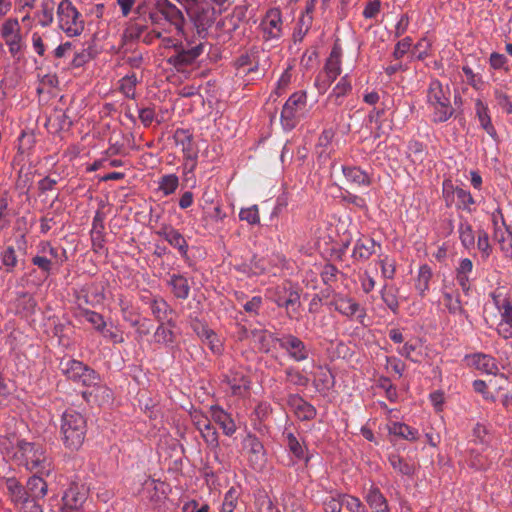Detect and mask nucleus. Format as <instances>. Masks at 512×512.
Segmentation results:
<instances>
[{
  "label": "nucleus",
  "instance_id": "nucleus-1",
  "mask_svg": "<svg viewBox=\"0 0 512 512\" xmlns=\"http://www.w3.org/2000/svg\"><path fill=\"white\" fill-rule=\"evenodd\" d=\"M61 430L65 444L71 448H78L84 441L86 422L80 413L66 411L62 416Z\"/></svg>",
  "mask_w": 512,
  "mask_h": 512
},
{
  "label": "nucleus",
  "instance_id": "nucleus-2",
  "mask_svg": "<svg viewBox=\"0 0 512 512\" xmlns=\"http://www.w3.org/2000/svg\"><path fill=\"white\" fill-rule=\"evenodd\" d=\"M428 101L435 107L440 121H446L454 112L450 102V89L435 80L431 82L428 90Z\"/></svg>",
  "mask_w": 512,
  "mask_h": 512
},
{
  "label": "nucleus",
  "instance_id": "nucleus-3",
  "mask_svg": "<svg viewBox=\"0 0 512 512\" xmlns=\"http://www.w3.org/2000/svg\"><path fill=\"white\" fill-rule=\"evenodd\" d=\"M57 15L59 26L69 36L79 35L83 30L82 21H78L79 13L68 0H63L58 5Z\"/></svg>",
  "mask_w": 512,
  "mask_h": 512
},
{
  "label": "nucleus",
  "instance_id": "nucleus-4",
  "mask_svg": "<svg viewBox=\"0 0 512 512\" xmlns=\"http://www.w3.org/2000/svg\"><path fill=\"white\" fill-rule=\"evenodd\" d=\"M13 457L29 470L37 469L45 461L41 447L25 441L17 443V451Z\"/></svg>",
  "mask_w": 512,
  "mask_h": 512
},
{
  "label": "nucleus",
  "instance_id": "nucleus-5",
  "mask_svg": "<svg viewBox=\"0 0 512 512\" xmlns=\"http://www.w3.org/2000/svg\"><path fill=\"white\" fill-rule=\"evenodd\" d=\"M61 369L68 379L75 382H81L84 386H92L96 384L97 376L95 372L85 366L82 362L76 360L62 361Z\"/></svg>",
  "mask_w": 512,
  "mask_h": 512
},
{
  "label": "nucleus",
  "instance_id": "nucleus-6",
  "mask_svg": "<svg viewBox=\"0 0 512 512\" xmlns=\"http://www.w3.org/2000/svg\"><path fill=\"white\" fill-rule=\"evenodd\" d=\"M176 146L182 151L186 162L184 170L191 172L195 167L196 151L192 143V136L183 129L176 130L174 134Z\"/></svg>",
  "mask_w": 512,
  "mask_h": 512
},
{
  "label": "nucleus",
  "instance_id": "nucleus-7",
  "mask_svg": "<svg viewBox=\"0 0 512 512\" xmlns=\"http://www.w3.org/2000/svg\"><path fill=\"white\" fill-rule=\"evenodd\" d=\"M307 95L305 91L296 92L289 97L283 106L281 118L285 121H291L299 113L306 110Z\"/></svg>",
  "mask_w": 512,
  "mask_h": 512
},
{
  "label": "nucleus",
  "instance_id": "nucleus-8",
  "mask_svg": "<svg viewBox=\"0 0 512 512\" xmlns=\"http://www.w3.org/2000/svg\"><path fill=\"white\" fill-rule=\"evenodd\" d=\"M158 12L175 28L183 33L185 18L182 11L169 0H160L156 4Z\"/></svg>",
  "mask_w": 512,
  "mask_h": 512
},
{
  "label": "nucleus",
  "instance_id": "nucleus-9",
  "mask_svg": "<svg viewBox=\"0 0 512 512\" xmlns=\"http://www.w3.org/2000/svg\"><path fill=\"white\" fill-rule=\"evenodd\" d=\"M281 13L278 9H271L267 12L262 22V29L267 39L276 38L281 33Z\"/></svg>",
  "mask_w": 512,
  "mask_h": 512
},
{
  "label": "nucleus",
  "instance_id": "nucleus-10",
  "mask_svg": "<svg viewBox=\"0 0 512 512\" xmlns=\"http://www.w3.org/2000/svg\"><path fill=\"white\" fill-rule=\"evenodd\" d=\"M243 450L251 463H258L263 460L265 449L262 443L252 434H247L243 440Z\"/></svg>",
  "mask_w": 512,
  "mask_h": 512
},
{
  "label": "nucleus",
  "instance_id": "nucleus-11",
  "mask_svg": "<svg viewBox=\"0 0 512 512\" xmlns=\"http://www.w3.org/2000/svg\"><path fill=\"white\" fill-rule=\"evenodd\" d=\"M344 181L343 185L346 189L355 190L356 188L370 183L369 177L359 168H344Z\"/></svg>",
  "mask_w": 512,
  "mask_h": 512
},
{
  "label": "nucleus",
  "instance_id": "nucleus-12",
  "mask_svg": "<svg viewBox=\"0 0 512 512\" xmlns=\"http://www.w3.org/2000/svg\"><path fill=\"white\" fill-rule=\"evenodd\" d=\"M288 405L293 409L295 415L300 420H310L316 415L315 408L297 395H291L289 397Z\"/></svg>",
  "mask_w": 512,
  "mask_h": 512
},
{
  "label": "nucleus",
  "instance_id": "nucleus-13",
  "mask_svg": "<svg viewBox=\"0 0 512 512\" xmlns=\"http://www.w3.org/2000/svg\"><path fill=\"white\" fill-rule=\"evenodd\" d=\"M467 359L472 366L486 374L496 375L499 370L495 359L489 355L478 353L467 356Z\"/></svg>",
  "mask_w": 512,
  "mask_h": 512
},
{
  "label": "nucleus",
  "instance_id": "nucleus-14",
  "mask_svg": "<svg viewBox=\"0 0 512 512\" xmlns=\"http://www.w3.org/2000/svg\"><path fill=\"white\" fill-rule=\"evenodd\" d=\"M211 414H212V418L214 419V421L217 422L221 426V428L223 429V432L227 436H231L235 433L236 425H235L234 421L220 407L212 406Z\"/></svg>",
  "mask_w": 512,
  "mask_h": 512
},
{
  "label": "nucleus",
  "instance_id": "nucleus-15",
  "mask_svg": "<svg viewBox=\"0 0 512 512\" xmlns=\"http://www.w3.org/2000/svg\"><path fill=\"white\" fill-rule=\"evenodd\" d=\"M340 58H341V49L335 45L330 53L329 58L325 64V73L330 82H333L340 74Z\"/></svg>",
  "mask_w": 512,
  "mask_h": 512
},
{
  "label": "nucleus",
  "instance_id": "nucleus-16",
  "mask_svg": "<svg viewBox=\"0 0 512 512\" xmlns=\"http://www.w3.org/2000/svg\"><path fill=\"white\" fill-rule=\"evenodd\" d=\"M25 489L29 499H40L47 493V483L41 477L33 475L29 478Z\"/></svg>",
  "mask_w": 512,
  "mask_h": 512
},
{
  "label": "nucleus",
  "instance_id": "nucleus-17",
  "mask_svg": "<svg viewBox=\"0 0 512 512\" xmlns=\"http://www.w3.org/2000/svg\"><path fill=\"white\" fill-rule=\"evenodd\" d=\"M63 512H80L84 497L74 489H69L62 498Z\"/></svg>",
  "mask_w": 512,
  "mask_h": 512
},
{
  "label": "nucleus",
  "instance_id": "nucleus-18",
  "mask_svg": "<svg viewBox=\"0 0 512 512\" xmlns=\"http://www.w3.org/2000/svg\"><path fill=\"white\" fill-rule=\"evenodd\" d=\"M188 14L193 21L198 33L206 31L212 24V20L208 15V10L197 7L195 10H188Z\"/></svg>",
  "mask_w": 512,
  "mask_h": 512
},
{
  "label": "nucleus",
  "instance_id": "nucleus-19",
  "mask_svg": "<svg viewBox=\"0 0 512 512\" xmlns=\"http://www.w3.org/2000/svg\"><path fill=\"white\" fill-rule=\"evenodd\" d=\"M366 501L377 512H388L387 501L378 488L371 486Z\"/></svg>",
  "mask_w": 512,
  "mask_h": 512
},
{
  "label": "nucleus",
  "instance_id": "nucleus-20",
  "mask_svg": "<svg viewBox=\"0 0 512 512\" xmlns=\"http://www.w3.org/2000/svg\"><path fill=\"white\" fill-rule=\"evenodd\" d=\"M284 346L297 361L304 360L307 357L304 353L305 346L303 342L295 336H288Z\"/></svg>",
  "mask_w": 512,
  "mask_h": 512
},
{
  "label": "nucleus",
  "instance_id": "nucleus-21",
  "mask_svg": "<svg viewBox=\"0 0 512 512\" xmlns=\"http://www.w3.org/2000/svg\"><path fill=\"white\" fill-rule=\"evenodd\" d=\"M201 51V45H197L188 50H182L174 57L173 63L175 66L191 64L200 55Z\"/></svg>",
  "mask_w": 512,
  "mask_h": 512
},
{
  "label": "nucleus",
  "instance_id": "nucleus-22",
  "mask_svg": "<svg viewBox=\"0 0 512 512\" xmlns=\"http://www.w3.org/2000/svg\"><path fill=\"white\" fill-rule=\"evenodd\" d=\"M376 243L373 239L363 241L359 239L353 250V257L358 259H368L374 252Z\"/></svg>",
  "mask_w": 512,
  "mask_h": 512
},
{
  "label": "nucleus",
  "instance_id": "nucleus-23",
  "mask_svg": "<svg viewBox=\"0 0 512 512\" xmlns=\"http://www.w3.org/2000/svg\"><path fill=\"white\" fill-rule=\"evenodd\" d=\"M7 489L10 492L12 500L15 503H23L26 496V489L15 478H9L6 481Z\"/></svg>",
  "mask_w": 512,
  "mask_h": 512
},
{
  "label": "nucleus",
  "instance_id": "nucleus-24",
  "mask_svg": "<svg viewBox=\"0 0 512 512\" xmlns=\"http://www.w3.org/2000/svg\"><path fill=\"white\" fill-rule=\"evenodd\" d=\"M389 462L394 470L405 476H412L415 472V465L408 463L398 455H391Z\"/></svg>",
  "mask_w": 512,
  "mask_h": 512
},
{
  "label": "nucleus",
  "instance_id": "nucleus-25",
  "mask_svg": "<svg viewBox=\"0 0 512 512\" xmlns=\"http://www.w3.org/2000/svg\"><path fill=\"white\" fill-rule=\"evenodd\" d=\"M476 107L481 126L487 131L488 134L493 137L496 136V130L493 127L490 116L487 113V107L482 103L481 100H477Z\"/></svg>",
  "mask_w": 512,
  "mask_h": 512
},
{
  "label": "nucleus",
  "instance_id": "nucleus-26",
  "mask_svg": "<svg viewBox=\"0 0 512 512\" xmlns=\"http://www.w3.org/2000/svg\"><path fill=\"white\" fill-rule=\"evenodd\" d=\"M173 293L177 298L185 299L189 294V285L187 279L181 275H174L171 278Z\"/></svg>",
  "mask_w": 512,
  "mask_h": 512
},
{
  "label": "nucleus",
  "instance_id": "nucleus-27",
  "mask_svg": "<svg viewBox=\"0 0 512 512\" xmlns=\"http://www.w3.org/2000/svg\"><path fill=\"white\" fill-rule=\"evenodd\" d=\"M201 436L208 447L214 452L215 457L217 456V449L219 448L218 432L214 426L205 427L202 429Z\"/></svg>",
  "mask_w": 512,
  "mask_h": 512
},
{
  "label": "nucleus",
  "instance_id": "nucleus-28",
  "mask_svg": "<svg viewBox=\"0 0 512 512\" xmlns=\"http://www.w3.org/2000/svg\"><path fill=\"white\" fill-rule=\"evenodd\" d=\"M398 289L393 286H385L382 290V299L388 306V308L396 313L399 303H398Z\"/></svg>",
  "mask_w": 512,
  "mask_h": 512
},
{
  "label": "nucleus",
  "instance_id": "nucleus-29",
  "mask_svg": "<svg viewBox=\"0 0 512 512\" xmlns=\"http://www.w3.org/2000/svg\"><path fill=\"white\" fill-rule=\"evenodd\" d=\"M300 304V295L294 290L289 291L288 297L283 302L278 301L279 306H284L287 309L290 318L292 317L291 312H296Z\"/></svg>",
  "mask_w": 512,
  "mask_h": 512
},
{
  "label": "nucleus",
  "instance_id": "nucleus-30",
  "mask_svg": "<svg viewBox=\"0 0 512 512\" xmlns=\"http://www.w3.org/2000/svg\"><path fill=\"white\" fill-rule=\"evenodd\" d=\"M390 433L400 436L407 440H416L415 432H413L409 426L395 422L389 428Z\"/></svg>",
  "mask_w": 512,
  "mask_h": 512
},
{
  "label": "nucleus",
  "instance_id": "nucleus-31",
  "mask_svg": "<svg viewBox=\"0 0 512 512\" xmlns=\"http://www.w3.org/2000/svg\"><path fill=\"white\" fill-rule=\"evenodd\" d=\"M166 239L171 245L178 248L183 255H186L188 245L185 238L179 232L171 230L166 234Z\"/></svg>",
  "mask_w": 512,
  "mask_h": 512
},
{
  "label": "nucleus",
  "instance_id": "nucleus-32",
  "mask_svg": "<svg viewBox=\"0 0 512 512\" xmlns=\"http://www.w3.org/2000/svg\"><path fill=\"white\" fill-rule=\"evenodd\" d=\"M178 177L174 174L166 175L162 177L159 189L163 191L165 195L173 193L178 187Z\"/></svg>",
  "mask_w": 512,
  "mask_h": 512
},
{
  "label": "nucleus",
  "instance_id": "nucleus-33",
  "mask_svg": "<svg viewBox=\"0 0 512 512\" xmlns=\"http://www.w3.org/2000/svg\"><path fill=\"white\" fill-rule=\"evenodd\" d=\"M336 309L347 316H352L359 309V305L351 300L341 299L336 304Z\"/></svg>",
  "mask_w": 512,
  "mask_h": 512
},
{
  "label": "nucleus",
  "instance_id": "nucleus-34",
  "mask_svg": "<svg viewBox=\"0 0 512 512\" xmlns=\"http://www.w3.org/2000/svg\"><path fill=\"white\" fill-rule=\"evenodd\" d=\"M103 230L98 229L97 224L93 226L91 231V240H92V246L93 250L98 253L104 248V235Z\"/></svg>",
  "mask_w": 512,
  "mask_h": 512
},
{
  "label": "nucleus",
  "instance_id": "nucleus-35",
  "mask_svg": "<svg viewBox=\"0 0 512 512\" xmlns=\"http://www.w3.org/2000/svg\"><path fill=\"white\" fill-rule=\"evenodd\" d=\"M151 310L154 316L158 320H162L166 316V312L168 310L167 303L162 299H153L151 301Z\"/></svg>",
  "mask_w": 512,
  "mask_h": 512
},
{
  "label": "nucleus",
  "instance_id": "nucleus-36",
  "mask_svg": "<svg viewBox=\"0 0 512 512\" xmlns=\"http://www.w3.org/2000/svg\"><path fill=\"white\" fill-rule=\"evenodd\" d=\"M20 34V25L16 19H9L5 21L2 26V36L3 38L9 36H15Z\"/></svg>",
  "mask_w": 512,
  "mask_h": 512
},
{
  "label": "nucleus",
  "instance_id": "nucleus-37",
  "mask_svg": "<svg viewBox=\"0 0 512 512\" xmlns=\"http://www.w3.org/2000/svg\"><path fill=\"white\" fill-rule=\"evenodd\" d=\"M154 337L155 341L158 343H169L173 341V332L161 324L155 331Z\"/></svg>",
  "mask_w": 512,
  "mask_h": 512
},
{
  "label": "nucleus",
  "instance_id": "nucleus-38",
  "mask_svg": "<svg viewBox=\"0 0 512 512\" xmlns=\"http://www.w3.org/2000/svg\"><path fill=\"white\" fill-rule=\"evenodd\" d=\"M431 270L427 265H423L420 267L419 275H418V288L421 292L425 291L428 288V283L431 278Z\"/></svg>",
  "mask_w": 512,
  "mask_h": 512
},
{
  "label": "nucleus",
  "instance_id": "nucleus-39",
  "mask_svg": "<svg viewBox=\"0 0 512 512\" xmlns=\"http://www.w3.org/2000/svg\"><path fill=\"white\" fill-rule=\"evenodd\" d=\"M146 26L138 23H133L127 27L124 32V38L127 40H134L139 38L145 31Z\"/></svg>",
  "mask_w": 512,
  "mask_h": 512
},
{
  "label": "nucleus",
  "instance_id": "nucleus-40",
  "mask_svg": "<svg viewBox=\"0 0 512 512\" xmlns=\"http://www.w3.org/2000/svg\"><path fill=\"white\" fill-rule=\"evenodd\" d=\"M136 81L134 75L123 78L120 89L127 97L134 96Z\"/></svg>",
  "mask_w": 512,
  "mask_h": 512
},
{
  "label": "nucleus",
  "instance_id": "nucleus-41",
  "mask_svg": "<svg viewBox=\"0 0 512 512\" xmlns=\"http://www.w3.org/2000/svg\"><path fill=\"white\" fill-rule=\"evenodd\" d=\"M239 216L241 220L247 221L249 224H255L259 222V214L256 206L242 209Z\"/></svg>",
  "mask_w": 512,
  "mask_h": 512
},
{
  "label": "nucleus",
  "instance_id": "nucleus-42",
  "mask_svg": "<svg viewBox=\"0 0 512 512\" xmlns=\"http://www.w3.org/2000/svg\"><path fill=\"white\" fill-rule=\"evenodd\" d=\"M287 381L293 385L307 386L309 379L301 374L299 371L288 370L286 372Z\"/></svg>",
  "mask_w": 512,
  "mask_h": 512
},
{
  "label": "nucleus",
  "instance_id": "nucleus-43",
  "mask_svg": "<svg viewBox=\"0 0 512 512\" xmlns=\"http://www.w3.org/2000/svg\"><path fill=\"white\" fill-rule=\"evenodd\" d=\"M288 439V447L290 451L298 458L304 457V448L300 444V442L297 440V438L292 434L289 433L287 436Z\"/></svg>",
  "mask_w": 512,
  "mask_h": 512
},
{
  "label": "nucleus",
  "instance_id": "nucleus-44",
  "mask_svg": "<svg viewBox=\"0 0 512 512\" xmlns=\"http://www.w3.org/2000/svg\"><path fill=\"white\" fill-rule=\"evenodd\" d=\"M324 509L327 512H341L342 509V496L335 498L333 496H329L325 499Z\"/></svg>",
  "mask_w": 512,
  "mask_h": 512
},
{
  "label": "nucleus",
  "instance_id": "nucleus-45",
  "mask_svg": "<svg viewBox=\"0 0 512 512\" xmlns=\"http://www.w3.org/2000/svg\"><path fill=\"white\" fill-rule=\"evenodd\" d=\"M411 45L412 40L410 37H406L403 40L399 41L395 46V50L393 53L394 57L396 59L403 57L409 51Z\"/></svg>",
  "mask_w": 512,
  "mask_h": 512
},
{
  "label": "nucleus",
  "instance_id": "nucleus-46",
  "mask_svg": "<svg viewBox=\"0 0 512 512\" xmlns=\"http://www.w3.org/2000/svg\"><path fill=\"white\" fill-rule=\"evenodd\" d=\"M2 262L7 267V271H11L13 267H15L17 263V257L15 254V250L12 247H8L3 255Z\"/></svg>",
  "mask_w": 512,
  "mask_h": 512
},
{
  "label": "nucleus",
  "instance_id": "nucleus-47",
  "mask_svg": "<svg viewBox=\"0 0 512 512\" xmlns=\"http://www.w3.org/2000/svg\"><path fill=\"white\" fill-rule=\"evenodd\" d=\"M345 506L351 512H360L361 502L358 498L342 495V507Z\"/></svg>",
  "mask_w": 512,
  "mask_h": 512
},
{
  "label": "nucleus",
  "instance_id": "nucleus-48",
  "mask_svg": "<svg viewBox=\"0 0 512 512\" xmlns=\"http://www.w3.org/2000/svg\"><path fill=\"white\" fill-rule=\"evenodd\" d=\"M444 302L445 306L452 314L463 311L460 301L458 299H453L450 293L444 294Z\"/></svg>",
  "mask_w": 512,
  "mask_h": 512
},
{
  "label": "nucleus",
  "instance_id": "nucleus-49",
  "mask_svg": "<svg viewBox=\"0 0 512 512\" xmlns=\"http://www.w3.org/2000/svg\"><path fill=\"white\" fill-rule=\"evenodd\" d=\"M53 120L58 121L60 130H67L72 125V120L70 119V116L67 114V111L56 112Z\"/></svg>",
  "mask_w": 512,
  "mask_h": 512
},
{
  "label": "nucleus",
  "instance_id": "nucleus-50",
  "mask_svg": "<svg viewBox=\"0 0 512 512\" xmlns=\"http://www.w3.org/2000/svg\"><path fill=\"white\" fill-rule=\"evenodd\" d=\"M203 336H205L206 340L208 341V345H209L210 349L214 353H220L221 352L222 345L219 343L216 335L212 331H209V330L205 329L203 331Z\"/></svg>",
  "mask_w": 512,
  "mask_h": 512
},
{
  "label": "nucleus",
  "instance_id": "nucleus-51",
  "mask_svg": "<svg viewBox=\"0 0 512 512\" xmlns=\"http://www.w3.org/2000/svg\"><path fill=\"white\" fill-rule=\"evenodd\" d=\"M5 43L9 46V50L13 55H16L21 50V36H9L4 38Z\"/></svg>",
  "mask_w": 512,
  "mask_h": 512
},
{
  "label": "nucleus",
  "instance_id": "nucleus-52",
  "mask_svg": "<svg viewBox=\"0 0 512 512\" xmlns=\"http://www.w3.org/2000/svg\"><path fill=\"white\" fill-rule=\"evenodd\" d=\"M350 88V83L347 81L346 77H343L333 89L331 96L339 98L340 96L345 95L350 90Z\"/></svg>",
  "mask_w": 512,
  "mask_h": 512
},
{
  "label": "nucleus",
  "instance_id": "nucleus-53",
  "mask_svg": "<svg viewBox=\"0 0 512 512\" xmlns=\"http://www.w3.org/2000/svg\"><path fill=\"white\" fill-rule=\"evenodd\" d=\"M85 317L97 330H100L105 325L102 316L98 313L85 310Z\"/></svg>",
  "mask_w": 512,
  "mask_h": 512
},
{
  "label": "nucleus",
  "instance_id": "nucleus-54",
  "mask_svg": "<svg viewBox=\"0 0 512 512\" xmlns=\"http://www.w3.org/2000/svg\"><path fill=\"white\" fill-rule=\"evenodd\" d=\"M379 9H380V1L372 0L366 5L363 15L366 18H372L379 12Z\"/></svg>",
  "mask_w": 512,
  "mask_h": 512
},
{
  "label": "nucleus",
  "instance_id": "nucleus-55",
  "mask_svg": "<svg viewBox=\"0 0 512 512\" xmlns=\"http://www.w3.org/2000/svg\"><path fill=\"white\" fill-rule=\"evenodd\" d=\"M506 241L499 244L500 250L506 258L512 259V234H505Z\"/></svg>",
  "mask_w": 512,
  "mask_h": 512
},
{
  "label": "nucleus",
  "instance_id": "nucleus-56",
  "mask_svg": "<svg viewBox=\"0 0 512 512\" xmlns=\"http://www.w3.org/2000/svg\"><path fill=\"white\" fill-rule=\"evenodd\" d=\"M20 144L18 146V152L23 154L26 150L30 149L33 138L31 135H27L26 133H22L19 138Z\"/></svg>",
  "mask_w": 512,
  "mask_h": 512
},
{
  "label": "nucleus",
  "instance_id": "nucleus-57",
  "mask_svg": "<svg viewBox=\"0 0 512 512\" xmlns=\"http://www.w3.org/2000/svg\"><path fill=\"white\" fill-rule=\"evenodd\" d=\"M37 499L25 498L22 503L23 512H43L40 505L36 503Z\"/></svg>",
  "mask_w": 512,
  "mask_h": 512
},
{
  "label": "nucleus",
  "instance_id": "nucleus-58",
  "mask_svg": "<svg viewBox=\"0 0 512 512\" xmlns=\"http://www.w3.org/2000/svg\"><path fill=\"white\" fill-rule=\"evenodd\" d=\"M251 334H252L253 339L260 344V349L265 352H268L269 347H268V344H266L267 335L265 334V332L253 331Z\"/></svg>",
  "mask_w": 512,
  "mask_h": 512
},
{
  "label": "nucleus",
  "instance_id": "nucleus-59",
  "mask_svg": "<svg viewBox=\"0 0 512 512\" xmlns=\"http://www.w3.org/2000/svg\"><path fill=\"white\" fill-rule=\"evenodd\" d=\"M139 118L145 126H148L154 119V111L150 108L141 109L139 112Z\"/></svg>",
  "mask_w": 512,
  "mask_h": 512
},
{
  "label": "nucleus",
  "instance_id": "nucleus-60",
  "mask_svg": "<svg viewBox=\"0 0 512 512\" xmlns=\"http://www.w3.org/2000/svg\"><path fill=\"white\" fill-rule=\"evenodd\" d=\"M460 238H461L462 243L466 247H468L469 245H472L474 243V235H473L470 227L461 229Z\"/></svg>",
  "mask_w": 512,
  "mask_h": 512
},
{
  "label": "nucleus",
  "instance_id": "nucleus-61",
  "mask_svg": "<svg viewBox=\"0 0 512 512\" xmlns=\"http://www.w3.org/2000/svg\"><path fill=\"white\" fill-rule=\"evenodd\" d=\"M506 63V57L503 54L492 53L490 56V64L494 69L501 68Z\"/></svg>",
  "mask_w": 512,
  "mask_h": 512
},
{
  "label": "nucleus",
  "instance_id": "nucleus-62",
  "mask_svg": "<svg viewBox=\"0 0 512 512\" xmlns=\"http://www.w3.org/2000/svg\"><path fill=\"white\" fill-rule=\"evenodd\" d=\"M57 181L55 179H51L49 177H45L39 182V190L41 193H46L53 190V187L56 185Z\"/></svg>",
  "mask_w": 512,
  "mask_h": 512
},
{
  "label": "nucleus",
  "instance_id": "nucleus-63",
  "mask_svg": "<svg viewBox=\"0 0 512 512\" xmlns=\"http://www.w3.org/2000/svg\"><path fill=\"white\" fill-rule=\"evenodd\" d=\"M502 317L503 321H507V323H512V304L508 299H504L503 301Z\"/></svg>",
  "mask_w": 512,
  "mask_h": 512
},
{
  "label": "nucleus",
  "instance_id": "nucleus-64",
  "mask_svg": "<svg viewBox=\"0 0 512 512\" xmlns=\"http://www.w3.org/2000/svg\"><path fill=\"white\" fill-rule=\"evenodd\" d=\"M498 332L505 339L512 338V323H507V321H503L499 324Z\"/></svg>",
  "mask_w": 512,
  "mask_h": 512
}]
</instances>
